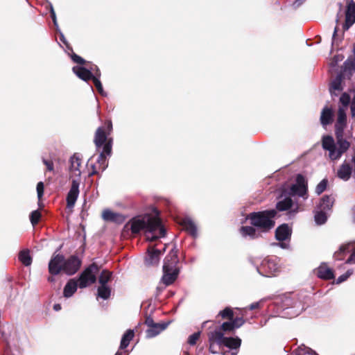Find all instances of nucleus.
<instances>
[{
	"mask_svg": "<svg viewBox=\"0 0 355 355\" xmlns=\"http://www.w3.org/2000/svg\"><path fill=\"white\" fill-rule=\"evenodd\" d=\"M277 212L275 209L253 212L249 214L251 224L260 228L263 232H268L275 226L274 218Z\"/></svg>",
	"mask_w": 355,
	"mask_h": 355,
	"instance_id": "nucleus-4",
	"label": "nucleus"
},
{
	"mask_svg": "<svg viewBox=\"0 0 355 355\" xmlns=\"http://www.w3.org/2000/svg\"><path fill=\"white\" fill-rule=\"evenodd\" d=\"M231 320L235 329L241 327L245 323V320L243 317H238Z\"/></svg>",
	"mask_w": 355,
	"mask_h": 355,
	"instance_id": "nucleus-48",
	"label": "nucleus"
},
{
	"mask_svg": "<svg viewBox=\"0 0 355 355\" xmlns=\"http://www.w3.org/2000/svg\"><path fill=\"white\" fill-rule=\"evenodd\" d=\"M347 77L342 73H338L336 77L332 80L330 85L329 91L332 96H338V94L343 89V81Z\"/></svg>",
	"mask_w": 355,
	"mask_h": 355,
	"instance_id": "nucleus-16",
	"label": "nucleus"
},
{
	"mask_svg": "<svg viewBox=\"0 0 355 355\" xmlns=\"http://www.w3.org/2000/svg\"><path fill=\"white\" fill-rule=\"evenodd\" d=\"M297 355H318L315 351L304 345L297 348Z\"/></svg>",
	"mask_w": 355,
	"mask_h": 355,
	"instance_id": "nucleus-38",
	"label": "nucleus"
},
{
	"mask_svg": "<svg viewBox=\"0 0 355 355\" xmlns=\"http://www.w3.org/2000/svg\"><path fill=\"white\" fill-rule=\"evenodd\" d=\"M81 262L76 256H71L67 260H64L63 271L69 275L75 274L80 266Z\"/></svg>",
	"mask_w": 355,
	"mask_h": 355,
	"instance_id": "nucleus-12",
	"label": "nucleus"
},
{
	"mask_svg": "<svg viewBox=\"0 0 355 355\" xmlns=\"http://www.w3.org/2000/svg\"><path fill=\"white\" fill-rule=\"evenodd\" d=\"M95 66H96V64H91L89 67H88L87 69H89V70H91L92 73H93L94 72L96 71V69H95Z\"/></svg>",
	"mask_w": 355,
	"mask_h": 355,
	"instance_id": "nucleus-62",
	"label": "nucleus"
},
{
	"mask_svg": "<svg viewBox=\"0 0 355 355\" xmlns=\"http://www.w3.org/2000/svg\"><path fill=\"white\" fill-rule=\"evenodd\" d=\"M276 208L278 211H286L290 209L288 211L289 217L294 216L299 211V205L297 202H294L288 194L284 190L282 191L281 196L279 201L277 202Z\"/></svg>",
	"mask_w": 355,
	"mask_h": 355,
	"instance_id": "nucleus-10",
	"label": "nucleus"
},
{
	"mask_svg": "<svg viewBox=\"0 0 355 355\" xmlns=\"http://www.w3.org/2000/svg\"><path fill=\"white\" fill-rule=\"evenodd\" d=\"M234 324L232 321L230 322H225L220 326V329L223 331H231L234 329Z\"/></svg>",
	"mask_w": 355,
	"mask_h": 355,
	"instance_id": "nucleus-46",
	"label": "nucleus"
},
{
	"mask_svg": "<svg viewBox=\"0 0 355 355\" xmlns=\"http://www.w3.org/2000/svg\"><path fill=\"white\" fill-rule=\"evenodd\" d=\"M218 315L221 316L223 318H228L230 320H232L233 316H234V313H233V311L230 308L227 307L225 309H223V311H220L218 313Z\"/></svg>",
	"mask_w": 355,
	"mask_h": 355,
	"instance_id": "nucleus-40",
	"label": "nucleus"
},
{
	"mask_svg": "<svg viewBox=\"0 0 355 355\" xmlns=\"http://www.w3.org/2000/svg\"><path fill=\"white\" fill-rule=\"evenodd\" d=\"M333 121V112L332 110L328 107H324L322 110L320 115V122L322 126L331 123Z\"/></svg>",
	"mask_w": 355,
	"mask_h": 355,
	"instance_id": "nucleus-29",
	"label": "nucleus"
},
{
	"mask_svg": "<svg viewBox=\"0 0 355 355\" xmlns=\"http://www.w3.org/2000/svg\"><path fill=\"white\" fill-rule=\"evenodd\" d=\"M355 23V3H350L345 12V21L343 25V31H347Z\"/></svg>",
	"mask_w": 355,
	"mask_h": 355,
	"instance_id": "nucleus-14",
	"label": "nucleus"
},
{
	"mask_svg": "<svg viewBox=\"0 0 355 355\" xmlns=\"http://www.w3.org/2000/svg\"><path fill=\"white\" fill-rule=\"evenodd\" d=\"M73 72L81 80L87 82L92 80V73L91 70L83 66H75L72 68Z\"/></svg>",
	"mask_w": 355,
	"mask_h": 355,
	"instance_id": "nucleus-18",
	"label": "nucleus"
},
{
	"mask_svg": "<svg viewBox=\"0 0 355 355\" xmlns=\"http://www.w3.org/2000/svg\"><path fill=\"white\" fill-rule=\"evenodd\" d=\"M223 345L228 347L230 349L229 350L239 352L241 345V339H240L239 337H226Z\"/></svg>",
	"mask_w": 355,
	"mask_h": 355,
	"instance_id": "nucleus-28",
	"label": "nucleus"
},
{
	"mask_svg": "<svg viewBox=\"0 0 355 355\" xmlns=\"http://www.w3.org/2000/svg\"><path fill=\"white\" fill-rule=\"evenodd\" d=\"M112 275V274L111 272L106 270H103L98 278L100 285L107 286V284L110 281Z\"/></svg>",
	"mask_w": 355,
	"mask_h": 355,
	"instance_id": "nucleus-37",
	"label": "nucleus"
},
{
	"mask_svg": "<svg viewBox=\"0 0 355 355\" xmlns=\"http://www.w3.org/2000/svg\"><path fill=\"white\" fill-rule=\"evenodd\" d=\"M97 163L99 165V168H101L103 171L107 168V163L104 153H100L97 159Z\"/></svg>",
	"mask_w": 355,
	"mask_h": 355,
	"instance_id": "nucleus-39",
	"label": "nucleus"
},
{
	"mask_svg": "<svg viewBox=\"0 0 355 355\" xmlns=\"http://www.w3.org/2000/svg\"><path fill=\"white\" fill-rule=\"evenodd\" d=\"M169 322H164V323H155L154 325L151 326L150 328L146 331V337L148 338H151L155 337L158 334H159L162 331H164L168 327Z\"/></svg>",
	"mask_w": 355,
	"mask_h": 355,
	"instance_id": "nucleus-20",
	"label": "nucleus"
},
{
	"mask_svg": "<svg viewBox=\"0 0 355 355\" xmlns=\"http://www.w3.org/2000/svg\"><path fill=\"white\" fill-rule=\"evenodd\" d=\"M70 57L73 62L79 64H86L87 66L88 62H87L83 58L78 55L75 53H71Z\"/></svg>",
	"mask_w": 355,
	"mask_h": 355,
	"instance_id": "nucleus-44",
	"label": "nucleus"
},
{
	"mask_svg": "<svg viewBox=\"0 0 355 355\" xmlns=\"http://www.w3.org/2000/svg\"><path fill=\"white\" fill-rule=\"evenodd\" d=\"M81 156L75 153L70 157L69 173V179L71 180V188L67 196V207L72 209L79 196V187L81 177V168L83 167Z\"/></svg>",
	"mask_w": 355,
	"mask_h": 355,
	"instance_id": "nucleus-3",
	"label": "nucleus"
},
{
	"mask_svg": "<svg viewBox=\"0 0 355 355\" xmlns=\"http://www.w3.org/2000/svg\"><path fill=\"white\" fill-rule=\"evenodd\" d=\"M180 272L179 268H171L163 265V276L161 282L165 286L172 284L177 279Z\"/></svg>",
	"mask_w": 355,
	"mask_h": 355,
	"instance_id": "nucleus-11",
	"label": "nucleus"
},
{
	"mask_svg": "<svg viewBox=\"0 0 355 355\" xmlns=\"http://www.w3.org/2000/svg\"><path fill=\"white\" fill-rule=\"evenodd\" d=\"M19 260L25 266H28L32 263V258L28 250H22L19 254Z\"/></svg>",
	"mask_w": 355,
	"mask_h": 355,
	"instance_id": "nucleus-36",
	"label": "nucleus"
},
{
	"mask_svg": "<svg viewBox=\"0 0 355 355\" xmlns=\"http://www.w3.org/2000/svg\"><path fill=\"white\" fill-rule=\"evenodd\" d=\"M353 274V270H348L345 274L339 276L338 279L336 280V283L337 284H341L343 282L346 281Z\"/></svg>",
	"mask_w": 355,
	"mask_h": 355,
	"instance_id": "nucleus-43",
	"label": "nucleus"
},
{
	"mask_svg": "<svg viewBox=\"0 0 355 355\" xmlns=\"http://www.w3.org/2000/svg\"><path fill=\"white\" fill-rule=\"evenodd\" d=\"M145 324L147 325L148 328H150L151 326L154 325L155 322L153 321L152 318L148 317L146 319Z\"/></svg>",
	"mask_w": 355,
	"mask_h": 355,
	"instance_id": "nucleus-54",
	"label": "nucleus"
},
{
	"mask_svg": "<svg viewBox=\"0 0 355 355\" xmlns=\"http://www.w3.org/2000/svg\"><path fill=\"white\" fill-rule=\"evenodd\" d=\"M257 270L263 277L275 276L279 271V260L277 257L265 258L257 267Z\"/></svg>",
	"mask_w": 355,
	"mask_h": 355,
	"instance_id": "nucleus-7",
	"label": "nucleus"
},
{
	"mask_svg": "<svg viewBox=\"0 0 355 355\" xmlns=\"http://www.w3.org/2000/svg\"><path fill=\"white\" fill-rule=\"evenodd\" d=\"M200 333L199 331L198 332H196V333L191 334V336H189V337L188 338L189 344L191 345H196V343H197V340L200 338Z\"/></svg>",
	"mask_w": 355,
	"mask_h": 355,
	"instance_id": "nucleus-47",
	"label": "nucleus"
},
{
	"mask_svg": "<svg viewBox=\"0 0 355 355\" xmlns=\"http://www.w3.org/2000/svg\"><path fill=\"white\" fill-rule=\"evenodd\" d=\"M133 234H137L141 230L144 231L147 240L150 241L164 237L166 230L157 216L150 214L137 216L132 218L125 225Z\"/></svg>",
	"mask_w": 355,
	"mask_h": 355,
	"instance_id": "nucleus-2",
	"label": "nucleus"
},
{
	"mask_svg": "<svg viewBox=\"0 0 355 355\" xmlns=\"http://www.w3.org/2000/svg\"><path fill=\"white\" fill-rule=\"evenodd\" d=\"M286 194L290 197H298L306 200L309 198L308 182L306 178L301 174H298L295 178V182L288 188L284 189Z\"/></svg>",
	"mask_w": 355,
	"mask_h": 355,
	"instance_id": "nucleus-6",
	"label": "nucleus"
},
{
	"mask_svg": "<svg viewBox=\"0 0 355 355\" xmlns=\"http://www.w3.org/2000/svg\"><path fill=\"white\" fill-rule=\"evenodd\" d=\"M41 217V214L39 211L35 210L31 213L30 220L33 226L38 223Z\"/></svg>",
	"mask_w": 355,
	"mask_h": 355,
	"instance_id": "nucleus-41",
	"label": "nucleus"
},
{
	"mask_svg": "<svg viewBox=\"0 0 355 355\" xmlns=\"http://www.w3.org/2000/svg\"><path fill=\"white\" fill-rule=\"evenodd\" d=\"M291 235V229L287 224H283L278 227L275 231V238L279 241L288 239Z\"/></svg>",
	"mask_w": 355,
	"mask_h": 355,
	"instance_id": "nucleus-19",
	"label": "nucleus"
},
{
	"mask_svg": "<svg viewBox=\"0 0 355 355\" xmlns=\"http://www.w3.org/2000/svg\"><path fill=\"white\" fill-rule=\"evenodd\" d=\"M53 309L56 311H60L61 309V305L59 304H54Z\"/></svg>",
	"mask_w": 355,
	"mask_h": 355,
	"instance_id": "nucleus-61",
	"label": "nucleus"
},
{
	"mask_svg": "<svg viewBox=\"0 0 355 355\" xmlns=\"http://www.w3.org/2000/svg\"><path fill=\"white\" fill-rule=\"evenodd\" d=\"M260 302H254L249 306V309L254 310L255 309H259L260 307Z\"/></svg>",
	"mask_w": 355,
	"mask_h": 355,
	"instance_id": "nucleus-55",
	"label": "nucleus"
},
{
	"mask_svg": "<svg viewBox=\"0 0 355 355\" xmlns=\"http://www.w3.org/2000/svg\"><path fill=\"white\" fill-rule=\"evenodd\" d=\"M317 276L320 279H331L334 278V272L325 263H322L316 269Z\"/></svg>",
	"mask_w": 355,
	"mask_h": 355,
	"instance_id": "nucleus-22",
	"label": "nucleus"
},
{
	"mask_svg": "<svg viewBox=\"0 0 355 355\" xmlns=\"http://www.w3.org/2000/svg\"><path fill=\"white\" fill-rule=\"evenodd\" d=\"M314 218L316 224H324L327 220V211L317 209L315 213Z\"/></svg>",
	"mask_w": 355,
	"mask_h": 355,
	"instance_id": "nucleus-35",
	"label": "nucleus"
},
{
	"mask_svg": "<svg viewBox=\"0 0 355 355\" xmlns=\"http://www.w3.org/2000/svg\"><path fill=\"white\" fill-rule=\"evenodd\" d=\"M334 203V198L332 196H324L320 201L319 205L317 206L318 209H321L325 211H330Z\"/></svg>",
	"mask_w": 355,
	"mask_h": 355,
	"instance_id": "nucleus-24",
	"label": "nucleus"
},
{
	"mask_svg": "<svg viewBox=\"0 0 355 355\" xmlns=\"http://www.w3.org/2000/svg\"><path fill=\"white\" fill-rule=\"evenodd\" d=\"M183 228L189 232L193 237L198 235L197 226L190 218H184L181 223Z\"/></svg>",
	"mask_w": 355,
	"mask_h": 355,
	"instance_id": "nucleus-23",
	"label": "nucleus"
},
{
	"mask_svg": "<svg viewBox=\"0 0 355 355\" xmlns=\"http://www.w3.org/2000/svg\"><path fill=\"white\" fill-rule=\"evenodd\" d=\"M239 352L234 350H226L223 352V355H237Z\"/></svg>",
	"mask_w": 355,
	"mask_h": 355,
	"instance_id": "nucleus-56",
	"label": "nucleus"
},
{
	"mask_svg": "<svg viewBox=\"0 0 355 355\" xmlns=\"http://www.w3.org/2000/svg\"><path fill=\"white\" fill-rule=\"evenodd\" d=\"M51 17L53 20L54 26L56 27V29L58 30V24L57 21L56 15L54 14V15H51Z\"/></svg>",
	"mask_w": 355,
	"mask_h": 355,
	"instance_id": "nucleus-58",
	"label": "nucleus"
},
{
	"mask_svg": "<svg viewBox=\"0 0 355 355\" xmlns=\"http://www.w3.org/2000/svg\"><path fill=\"white\" fill-rule=\"evenodd\" d=\"M240 232L242 236L244 237L249 236L251 239H255L258 237L256 230L254 227L251 226H243L241 227Z\"/></svg>",
	"mask_w": 355,
	"mask_h": 355,
	"instance_id": "nucleus-32",
	"label": "nucleus"
},
{
	"mask_svg": "<svg viewBox=\"0 0 355 355\" xmlns=\"http://www.w3.org/2000/svg\"><path fill=\"white\" fill-rule=\"evenodd\" d=\"M352 162L354 164V174L355 175V151H354V155L352 156Z\"/></svg>",
	"mask_w": 355,
	"mask_h": 355,
	"instance_id": "nucleus-64",
	"label": "nucleus"
},
{
	"mask_svg": "<svg viewBox=\"0 0 355 355\" xmlns=\"http://www.w3.org/2000/svg\"><path fill=\"white\" fill-rule=\"evenodd\" d=\"M342 105L338 111V117L335 124L336 139L330 135L322 137V147L328 152V157L331 161L339 159L349 148L350 143L344 137V129L346 126V110L349 105L352 118L355 120V93L351 98L347 93H343L340 97Z\"/></svg>",
	"mask_w": 355,
	"mask_h": 355,
	"instance_id": "nucleus-1",
	"label": "nucleus"
},
{
	"mask_svg": "<svg viewBox=\"0 0 355 355\" xmlns=\"http://www.w3.org/2000/svg\"><path fill=\"white\" fill-rule=\"evenodd\" d=\"M274 245H278L283 249H287L289 246V245L286 243H275Z\"/></svg>",
	"mask_w": 355,
	"mask_h": 355,
	"instance_id": "nucleus-57",
	"label": "nucleus"
},
{
	"mask_svg": "<svg viewBox=\"0 0 355 355\" xmlns=\"http://www.w3.org/2000/svg\"><path fill=\"white\" fill-rule=\"evenodd\" d=\"M99 270L96 263H92L86 268L80 274L78 281L80 288H86L96 281V275Z\"/></svg>",
	"mask_w": 355,
	"mask_h": 355,
	"instance_id": "nucleus-8",
	"label": "nucleus"
},
{
	"mask_svg": "<svg viewBox=\"0 0 355 355\" xmlns=\"http://www.w3.org/2000/svg\"><path fill=\"white\" fill-rule=\"evenodd\" d=\"M304 0H295L293 3V6L295 8L299 7L304 2Z\"/></svg>",
	"mask_w": 355,
	"mask_h": 355,
	"instance_id": "nucleus-59",
	"label": "nucleus"
},
{
	"mask_svg": "<svg viewBox=\"0 0 355 355\" xmlns=\"http://www.w3.org/2000/svg\"><path fill=\"white\" fill-rule=\"evenodd\" d=\"M111 295V289L108 286L100 285L97 290L98 297L107 300Z\"/></svg>",
	"mask_w": 355,
	"mask_h": 355,
	"instance_id": "nucleus-33",
	"label": "nucleus"
},
{
	"mask_svg": "<svg viewBox=\"0 0 355 355\" xmlns=\"http://www.w3.org/2000/svg\"><path fill=\"white\" fill-rule=\"evenodd\" d=\"M112 130V123L111 121H107L104 126L98 127L96 131L94 137V143L97 148L101 147L103 144V151L105 156H110L112 153V139H107V135Z\"/></svg>",
	"mask_w": 355,
	"mask_h": 355,
	"instance_id": "nucleus-5",
	"label": "nucleus"
},
{
	"mask_svg": "<svg viewBox=\"0 0 355 355\" xmlns=\"http://www.w3.org/2000/svg\"><path fill=\"white\" fill-rule=\"evenodd\" d=\"M352 243H347L340 245L339 250L334 253V257L336 259H343V256L345 253L349 252Z\"/></svg>",
	"mask_w": 355,
	"mask_h": 355,
	"instance_id": "nucleus-34",
	"label": "nucleus"
},
{
	"mask_svg": "<svg viewBox=\"0 0 355 355\" xmlns=\"http://www.w3.org/2000/svg\"><path fill=\"white\" fill-rule=\"evenodd\" d=\"M78 287V281L76 279H71L65 285L63 291V295L68 298L71 297L77 291Z\"/></svg>",
	"mask_w": 355,
	"mask_h": 355,
	"instance_id": "nucleus-27",
	"label": "nucleus"
},
{
	"mask_svg": "<svg viewBox=\"0 0 355 355\" xmlns=\"http://www.w3.org/2000/svg\"><path fill=\"white\" fill-rule=\"evenodd\" d=\"M355 71V59L348 58L345 61L343 64V69L340 73L343 74L348 79L350 78L352 73Z\"/></svg>",
	"mask_w": 355,
	"mask_h": 355,
	"instance_id": "nucleus-26",
	"label": "nucleus"
},
{
	"mask_svg": "<svg viewBox=\"0 0 355 355\" xmlns=\"http://www.w3.org/2000/svg\"><path fill=\"white\" fill-rule=\"evenodd\" d=\"M178 262L179 259L178 257V250L173 248L170 251L169 254L165 257L164 260V265H168L171 268H178Z\"/></svg>",
	"mask_w": 355,
	"mask_h": 355,
	"instance_id": "nucleus-25",
	"label": "nucleus"
},
{
	"mask_svg": "<svg viewBox=\"0 0 355 355\" xmlns=\"http://www.w3.org/2000/svg\"><path fill=\"white\" fill-rule=\"evenodd\" d=\"M161 256V252L154 248L148 249L147 255L145 257V264L148 266H153L158 264Z\"/></svg>",
	"mask_w": 355,
	"mask_h": 355,
	"instance_id": "nucleus-15",
	"label": "nucleus"
},
{
	"mask_svg": "<svg viewBox=\"0 0 355 355\" xmlns=\"http://www.w3.org/2000/svg\"><path fill=\"white\" fill-rule=\"evenodd\" d=\"M275 304L279 306L283 310L294 309L291 313V316L294 317L298 315L303 310L301 303L298 301L293 300L290 295H284L276 299Z\"/></svg>",
	"mask_w": 355,
	"mask_h": 355,
	"instance_id": "nucleus-9",
	"label": "nucleus"
},
{
	"mask_svg": "<svg viewBox=\"0 0 355 355\" xmlns=\"http://www.w3.org/2000/svg\"><path fill=\"white\" fill-rule=\"evenodd\" d=\"M327 180L323 179L315 187V193L318 195L321 194L327 188Z\"/></svg>",
	"mask_w": 355,
	"mask_h": 355,
	"instance_id": "nucleus-42",
	"label": "nucleus"
},
{
	"mask_svg": "<svg viewBox=\"0 0 355 355\" xmlns=\"http://www.w3.org/2000/svg\"><path fill=\"white\" fill-rule=\"evenodd\" d=\"M221 331L222 330L220 329L211 331L208 335L209 342L213 341L219 345H223L226 337L224 336L223 333Z\"/></svg>",
	"mask_w": 355,
	"mask_h": 355,
	"instance_id": "nucleus-30",
	"label": "nucleus"
},
{
	"mask_svg": "<svg viewBox=\"0 0 355 355\" xmlns=\"http://www.w3.org/2000/svg\"><path fill=\"white\" fill-rule=\"evenodd\" d=\"M135 336L134 330L128 329L123 335L120 343V349H125L130 344V342L133 339Z\"/></svg>",
	"mask_w": 355,
	"mask_h": 355,
	"instance_id": "nucleus-31",
	"label": "nucleus"
},
{
	"mask_svg": "<svg viewBox=\"0 0 355 355\" xmlns=\"http://www.w3.org/2000/svg\"><path fill=\"white\" fill-rule=\"evenodd\" d=\"M44 185L42 182H39L37 184V194L39 200L43 196Z\"/></svg>",
	"mask_w": 355,
	"mask_h": 355,
	"instance_id": "nucleus-49",
	"label": "nucleus"
},
{
	"mask_svg": "<svg viewBox=\"0 0 355 355\" xmlns=\"http://www.w3.org/2000/svg\"><path fill=\"white\" fill-rule=\"evenodd\" d=\"M102 218L105 221L121 223L124 221V216L119 213L114 212L109 209H104L102 212Z\"/></svg>",
	"mask_w": 355,
	"mask_h": 355,
	"instance_id": "nucleus-17",
	"label": "nucleus"
},
{
	"mask_svg": "<svg viewBox=\"0 0 355 355\" xmlns=\"http://www.w3.org/2000/svg\"><path fill=\"white\" fill-rule=\"evenodd\" d=\"M96 71L92 73V80L94 81V78H98V80H100L101 77V71L97 66H95Z\"/></svg>",
	"mask_w": 355,
	"mask_h": 355,
	"instance_id": "nucleus-53",
	"label": "nucleus"
},
{
	"mask_svg": "<svg viewBox=\"0 0 355 355\" xmlns=\"http://www.w3.org/2000/svg\"><path fill=\"white\" fill-rule=\"evenodd\" d=\"M42 161H43V163L46 166V169L48 171H53V169H54L53 162L51 160H47V159H43Z\"/></svg>",
	"mask_w": 355,
	"mask_h": 355,
	"instance_id": "nucleus-51",
	"label": "nucleus"
},
{
	"mask_svg": "<svg viewBox=\"0 0 355 355\" xmlns=\"http://www.w3.org/2000/svg\"><path fill=\"white\" fill-rule=\"evenodd\" d=\"M64 257L61 254L54 255L49 261V270L51 275H56L63 270Z\"/></svg>",
	"mask_w": 355,
	"mask_h": 355,
	"instance_id": "nucleus-13",
	"label": "nucleus"
},
{
	"mask_svg": "<svg viewBox=\"0 0 355 355\" xmlns=\"http://www.w3.org/2000/svg\"><path fill=\"white\" fill-rule=\"evenodd\" d=\"M165 287H166L165 285L164 286L159 285L157 287V290L159 293H161L165 288Z\"/></svg>",
	"mask_w": 355,
	"mask_h": 355,
	"instance_id": "nucleus-63",
	"label": "nucleus"
},
{
	"mask_svg": "<svg viewBox=\"0 0 355 355\" xmlns=\"http://www.w3.org/2000/svg\"><path fill=\"white\" fill-rule=\"evenodd\" d=\"M218 344H216L215 342H209V350L212 354H216L218 353Z\"/></svg>",
	"mask_w": 355,
	"mask_h": 355,
	"instance_id": "nucleus-50",
	"label": "nucleus"
},
{
	"mask_svg": "<svg viewBox=\"0 0 355 355\" xmlns=\"http://www.w3.org/2000/svg\"><path fill=\"white\" fill-rule=\"evenodd\" d=\"M352 173V166H350L349 163L345 161L338 170L337 175L340 179L344 181H347L350 178Z\"/></svg>",
	"mask_w": 355,
	"mask_h": 355,
	"instance_id": "nucleus-21",
	"label": "nucleus"
},
{
	"mask_svg": "<svg viewBox=\"0 0 355 355\" xmlns=\"http://www.w3.org/2000/svg\"><path fill=\"white\" fill-rule=\"evenodd\" d=\"M94 84L96 86L98 92L103 96H107V93L103 90V85L100 80L98 78H94Z\"/></svg>",
	"mask_w": 355,
	"mask_h": 355,
	"instance_id": "nucleus-45",
	"label": "nucleus"
},
{
	"mask_svg": "<svg viewBox=\"0 0 355 355\" xmlns=\"http://www.w3.org/2000/svg\"><path fill=\"white\" fill-rule=\"evenodd\" d=\"M60 40L65 44H67V40L63 35V33H60Z\"/></svg>",
	"mask_w": 355,
	"mask_h": 355,
	"instance_id": "nucleus-60",
	"label": "nucleus"
},
{
	"mask_svg": "<svg viewBox=\"0 0 355 355\" xmlns=\"http://www.w3.org/2000/svg\"><path fill=\"white\" fill-rule=\"evenodd\" d=\"M345 263L353 264L355 263V248L353 249L349 257L347 259Z\"/></svg>",
	"mask_w": 355,
	"mask_h": 355,
	"instance_id": "nucleus-52",
	"label": "nucleus"
}]
</instances>
